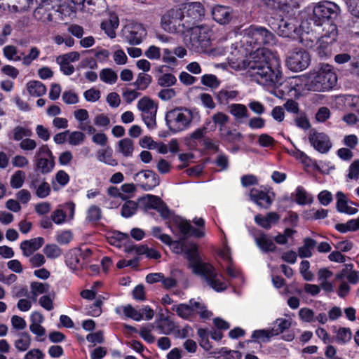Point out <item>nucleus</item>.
I'll use <instances>...</instances> for the list:
<instances>
[{"mask_svg":"<svg viewBox=\"0 0 359 359\" xmlns=\"http://www.w3.org/2000/svg\"><path fill=\"white\" fill-rule=\"evenodd\" d=\"M231 68L245 71L253 81L279 97H298L308 90L306 74L283 81L280 60L267 48H257L247 60H232Z\"/></svg>","mask_w":359,"mask_h":359,"instance_id":"obj_1","label":"nucleus"},{"mask_svg":"<svg viewBox=\"0 0 359 359\" xmlns=\"http://www.w3.org/2000/svg\"><path fill=\"white\" fill-rule=\"evenodd\" d=\"M275 42L276 37L273 34L265 27L257 25L250 26L243 31L240 49H236L234 52L231 53V57L229 58L230 66L231 67L232 60H247L254 53L248 46L252 48L256 45H272Z\"/></svg>","mask_w":359,"mask_h":359,"instance_id":"obj_2","label":"nucleus"},{"mask_svg":"<svg viewBox=\"0 0 359 359\" xmlns=\"http://www.w3.org/2000/svg\"><path fill=\"white\" fill-rule=\"evenodd\" d=\"M306 74L307 90L324 92L332 89L337 81V76L333 67L329 64H320Z\"/></svg>","mask_w":359,"mask_h":359,"instance_id":"obj_3","label":"nucleus"},{"mask_svg":"<svg viewBox=\"0 0 359 359\" xmlns=\"http://www.w3.org/2000/svg\"><path fill=\"white\" fill-rule=\"evenodd\" d=\"M197 117L198 112L187 108H175L166 113L165 121L169 130L177 133L189 128L192 121Z\"/></svg>","mask_w":359,"mask_h":359,"instance_id":"obj_4","label":"nucleus"},{"mask_svg":"<svg viewBox=\"0 0 359 359\" xmlns=\"http://www.w3.org/2000/svg\"><path fill=\"white\" fill-rule=\"evenodd\" d=\"M211 30L206 26L187 28L183 36L184 44L196 52L205 50L210 45Z\"/></svg>","mask_w":359,"mask_h":359,"instance_id":"obj_5","label":"nucleus"},{"mask_svg":"<svg viewBox=\"0 0 359 359\" xmlns=\"http://www.w3.org/2000/svg\"><path fill=\"white\" fill-rule=\"evenodd\" d=\"M193 272L203 276L207 284L217 292L224 291L228 287V282L208 263L201 261Z\"/></svg>","mask_w":359,"mask_h":359,"instance_id":"obj_6","label":"nucleus"},{"mask_svg":"<svg viewBox=\"0 0 359 359\" xmlns=\"http://www.w3.org/2000/svg\"><path fill=\"white\" fill-rule=\"evenodd\" d=\"M340 13V8L331 1H324L316 4L313 8L312 20L317 26L328 28L327 23H333Z\"/></svg>","mask_w":359,"mask_h":359,"instance_id":"obj_7","label":"nucleus"},{"mask_svg":"<svg viewBox=\"0 0 359 359\" xmlns=\"http://www.w3.org/2000/svg\"><path fill=\"white\" fill-rule=\"evenodd\" d=\"M183 12L175 8L168 11L161 18L162 29L170 34H177L184 36L188 25L183 18Z\"/></svg>","mask_w":359,"mask_h":359,"instance_id":"obj_8","label":"nucleus"},{"mask_svg":"<svg viewBox=\"0 0 359 359\" xmlns=\"http://www.w3.org/2000/svg\"><path fill=\"white\" fill-rule=\"evenodd\" d=\"M166 245L170 247L174 253L184 254L192 271L201 261L198 257L197 246L194 243H185L180 241H172L170 238V243H166Z\"/></svg>","mask_w":359,"mask_h":359,"instance_id":"obj_9","label":"nucleus"},{"mask_svg":"<svg viewBox=\"0 0 359 359\" xmlns=\"http://www.w3.org/2000/svg\"><path fill=\"white\" fill-rule=\"evenodd\" d=\"M137 107L141 111V116L145 125L149 129L156 127V116L158 106L149 97L144 96L137 104Z\"/></svg>","mask_w":359,"mask_h":359,"instance_id":"obj_10","label":"nucleus"},{"mask_svg":"<svg viewBox=\"0 0 359 359\" xmlns=\"http://www.w3.org/2000/svg\"><path fill=\"white\" fill-rule=\"evenodd\" d=\"M285 62L290 70L297 72L306 69L309 66L311 58L308 52L300 48L291 51Z\"/></svg>","mask_w":359,"mask_h":359,"instance_id":"obj_11","label":"nucleus"},{"mask_svg":"<svg viewBox=\"0 0 359 359\" xmlns=\"http://www.w3.org/2000/svg\"><path fill=\"white\" fill-rule=\"evenodd\" d=\"M179 9L183 12V18L188 28L191 24L200 20L205 14L204 8L200 2L187 3L182 5Z\"/></svg>","mask_w":359,"mask_h":359,"instance_id":"obj_12","label":"nucleus"},{"mask_svg":"<svg viewBox=\"0 0 359 359\" xmlns=\"http://www.w3.org/2000/svg\"><path fill=\"white\" fill-rule=\"evenodd\" d=\"M308 139L313 149L320 154H326L332 148L330 137L323 132L311 130L308 135Z\"/></svg>","mask_w":359,"mask_h":359,"instance_id":"obj_13","label":"nucleus"},{"mask_svg":"<svg viewBox=\"0 0 359 359\" xmlns=\"http://www.w3.org/2000/svg\"><path fill=\"white\" fill-rule=\"evenodd\" d=\"M124 39L131 45L140 44L147 35V31L142 24H129L122 29Z\"/></svg>","mask_w":359,"mask_h":359,"instance_id":"obj_14","label":"nucleus"},{"mask_svg":"<svg viewBox=\"0 0 359 359\" xmlns=\"http://www.w3.org/2000/svg\"><path fill=\"white\" fill-rule=\"evenodd\" d=\"M328 28L323 27L324 34L318 41L319 55L327 56L330 51L327 50L329 45L332 44L337 39L338 34L337 28L334 23H327Z\"/></svg>","mask_w":359,"mask_h":359,"instance_id":"obj_15","label":"nucleus"},{"mask_svg":"<svg viewBox=\"0 0 359 359\" xmlns=\"http://www.w3.org/2000/svg\"><path fill=\"white\" fill-rule=\"evenodd\" d=\"M276 32L280 36L294 38L299 34V22L294 18L282 19L278 23Z\"/></svg>","mask_w":359,"mask_h":359,"instance_id":"obj_16","label":"nucleus"},{"mask_svg":"<svg viewBox=\"0 0 359 359\" xmlns=\"http://www.w3.org/2000/svg\"><path fill=\"white\" fill-rule=\"evenodd\" d=\"M250 198L260 208L267 209L272 204L274 193L266 189L252 188L250 191Z\"/></svg>","mask_w":359,"mask_h":359,"instance_id":"obj_17","label":"nucleus"},{"mask_svg":"<svg viewBox=\"0 0 359 359\" xmlns=\"http://www.w3.org/2000/svg\"><path fill=\"white\" fill-rule=\"evenodd\" d=\"M128 196L121 193L116 187H109L107 189V197L104 203L109 208H118L123 201L127 200Z\"/></svg>","mask_w":359,"mask_h":359,"instance_id":"obj_18","label":"nucleus"},{"mask_svg":"<svg viewBox=\"0 0 359 359\" xmlns=\"http://www.w3.org/2000/svg\"><path fill=\"white\" fill-rule=\"evenodd\" d=\"M39 6L34 12V16L36 19L46 22L52 20L51 10L53 6L48 0L38 1L36 2Z\"/></svg>","mask_w":359,"mask_h":359,"instance_id":"obj_19","label":"nucleus"},{"mask_svg":"<svg viewBox=\"0 0 359 359\" xmlns=\"http://www.w3.org/2000/svg\"><path fill=\"white\" fill-rule=\"evenodd\" d=\"M212 15L213 19L221 25L227 24L232 18V10L231 8L217 5L212 8Z\"/></svg>","mask_w":359,"mask_h":359,"instance_id":"obj_20","label":"nucleus"},{"mask_svg":"<svg viewBox=\"0 0 359 359\" xmlns=\"http://www.w3.org/2000/svg\"><path fill=\"white\" fill-rule=\"evenodd\" d=\"M43 243L44 239L42 237H37L23 241L20 245V248L22 252L23 256L28 257L38 250Z\"/></svg>","mask_w":359,"mask_h":359,"instance_id":"obj_21","label":"nucleus"},{"mask_svg":"<svg viewBox=\"0 0 359 359\" xmlns=\"http://www.w3.org/2000/svg\"><path fill=\"white\" fill-rule=\"evenodd\" d=\"M337 198V210L342 213L348 215H354L357 213L358 209L353 206L352 202H349L346 195L341 192L338 191L336 194Z\"/></svg>","mask_w":359,"mask_h":359,"instance_id":"obj_22","label":"nucleus"},{"mask_svg":"<svg viewBox=\"0 0 359 359\" xmlns=\"http://www.w3.org/2000/svg\"><path fill=\"white\" fill-rule=\"evenodd\" d=\"M96 158L99 162L109 166L114 167L118 165L117 160L114 158L113 149L109 146L98 149L96 152Z\"/></svg>","mask_w":359,"mask_h":359,"instance_id":"obj_23","label":"nucleus"},{"mask_svg":"<svg viewBox=\"0 0 359 359\" xmlns=\"http://www.w3.org/2000/svg\"><path fill=\"white\" fill-rule=\"evenodd\" d=\"M36 170L41 174L50 173L55 166V158L40 156L35 161Z\"/></svg>","mask_w":359,"mask_h":359,"instance_id":"obj_24","label":"nucleus"},{"mask_svg":"<svg viewBox=\"0 0 359 359\" xmlns=\"http://www.w3.org/2000/svg\"><path fill=\"white\" fill-rule=\"evenodd\" d=\"M177 222L181 233L184 235L191 234L197 238H201L205 236L204 230L192 227L187 221L179 219Z\"/></svg>","mask_w":359,"mask_h":359,"instance_id":"obj_25","label":"nucleus"},{"mask_svg":"<svg viewBox=\"0 0 359 359\" xmlns=\"http://www.w3.org/2000/svg\"><path fill=\"white\" fill-rule=\"evenodd\" d=\"M210 123L211 121L210 120H207L202 128H198L190 133L185 139L187 144L189 146L195 145L196 142L201 140L207 133L208 130H209V125H210Z\"/></svg>","mask_w":359,"mask_h":359,"instance_id":"obj_26","label":"nucleus"},{"mask_svg":"<svg viewBox=\"0 0 359 359\" xmlns=\"http://www.w3.org/2000/svg\"><path fill=\"white\" fill-rule=\"evenodd\" d=\"M116 311L118 313H122L126 317L130 318L135 321H141L144 319L140 309H136L130 304L118 307L116 309Z\"/></svg>","mask_w":359,"mask_h":359,"instance_id":"obj_27","label":"nucleus"},{"mask_svg":"<svg viewBox=\"0 0 359 359\" xmlns=\"http://www.w3.org/2000/svg\"><path fill=\"white\" fill-rule=\"evenodd\" d=\"M279 219V216L276 212H269L265 217L257 215L255 217V222L264 229H270L271 225Z\"/></svg>","mask_w":359,"mask_h":359,"instance_id":"obj_28","label":"nucleus"},{"mask_svg":"<svg viewBox=\"0 0 359 359\" xmlns=\"http://www.w3.org/2000/svg\"><path fill=\"white\" fill-rule=\"evenodd\" d=\"M277 332L275 328L269 330H255L252 334V338L258 343H266L270 341L272 337L276 336Z\"/></svg>","mask_w":359,"mask_h":359,"instance_id":"obj_29","label":"nucleus"},{"mask_svg":"<svg viewBox=\"0 0 359 359\" xmlns=\"http://www.w3.org/2000/svg\"><path fill=\"white\" fill-rule=\"evenodd\" d=\"M212 120L214 124L211 123L210 125H209L208 129L210 131H213L215 130L216 126H219V131L222 135H223L224 127L228 123L229 117L223 112H217L212 116Z\"/></svg>","mask_w":359,"mask_h":359,"instance_id":"obj_30","label":"nucleus"},{"mask_svg":"<svg viewBox=\"0 0 359 359\" xmlns=\"http://www.w3.org/2000/svg\"><path fill=\"white\" fill-rule=\"evenodd\" d=\"M118 18L115 15H111L109 20L101 23V28L109 37L113 39L116 36L115 29L118 27Z\"/></svg>","mask_w":359,"mask_h":359,"instance_id":"obj_31","label":"nucleus"},{"mask_svg":"<svg viewBox=\"0 0 359 359\" xmlns=\"http://www.w3.org/2000/svg\"><path fill=\"white\" fill-rule=\"evenodd\" d=\"M32 342L31 336L27 332H21L14 341L15 348L20 352H25L29 349Z\"/></svg>","mask_w":359,"mask_h":359,"instance_id":"obj_32","label":"nucleus"},{"mask_svg":"<svg viewBox=\"0 0 359 359\" xmlns=\"http://www.w3.org/2000/svg\"><path fill=\"white\" fill-rule=\"evenodd\" d=\"M229 110L230 114L238 121H241L242 119L249 116L247 107L243 104H231L229 106Z\"/></svg>","mask_w":359,"mask_h":359,"instance_id":"obj_33","label":"nucleus"},{"mask_svg":"<svg viewBox=\"0 0 359 359\" xmlns=\"http://www.w3.org/2000/svg\"><path fill=\"white\" fill-rule=\"evenodd\" d=\"M189 303L192 306L193 313L196 311L202 318L208 319L212 316V313L207 310L205 305L199 298L191 299Z\"/></svg>","mask_w":359,"mask_h":359,"instance_id":"obj_34","label":"nucleus"},{"mask_svg":"<svg viewBox=\"0 0 359 359\" xmlns=\"http://www.w3.org/2000/svg\"><path fill=\"white\" fill-rule=\"evenodd\" d=\"M142 177L145 180L143 187L146 190H150L159 184L158 175L151 170H146L140 173Z\"/></svg>","mask_w":359,"mask_h":359,"instance_id":"obj_35","label":"nucleus"},{"mask_svg":"<svg viewBox=\"0 0 359 359\" xmlns=\"http://www.w3.org/2000/svg\"><path fill=\"white\" fill-rule=\"evenodd\" d=\"M36 181H32L29 185L30 189H35V194L39 198H45L48 197L51 192L50 184L42 181L38 186L36 184Z\"/></svg>","mask_w":359,"mask_h":359,"instance_id":"obj_36","label":"nucleus"},{"mask_svg":"<svg viewBox=\"0 0 359 359\" xmlns=\"http://www.w3.org/2000/svg\"><path fill=\"white\" fill-rule=\"evenodd\" d=\"M29 94L34 97H40L46 93V86L39 81H30L27 83Z\"/></svg>","mask_w":359,"mask_h":359,"instance_id":"obj_37","label":"nucleus"},{"mask_svg":"<svg viewBox=\"0 0 359 359\" xmlns=\"http://www.w3.org/2000/svg\"><path fill=\"white\" fill-rule=\"evenodd\" d=\"M134 151V144L129 138H123L118 142L117 151L125 157H131Z\"/></svg>","mask_w":359,"mask_h":359,"instance_id":"obj_38","label":"nucleus"},{"mask_svg":"<svg viewBox=\"0 0 359 359\" xmlns=\"http://www.w3.org/2000/svg\"><path fill=\"white\" fill-rule=\"evenodd\" d=\"M255 242L257 246L264 252L273 251L276 248L273 241L264 233L256 237Z\"/></svg>","mask_w":359,"mask_h":359,"instance_id":"obj_39","label":"nucleus"},{"mask_svg":"<svg viewBox=\"0 0 359 359\" xmlns=\"http://www.w3.org/2000/svg\"><path fill=\"white\" fill-rule=\"evenodd\" d=\"M161 201L158 197L153 195H147L139 200L140 205L146 210L156 209L158 208V205L161 204Z\"/></svg>","mask_w":359,"mask_h":359,"instance_id":"obj_40","label":"nucleus"},{"mask_svg":"<svg viewBox=\"0 0 359 359\" xmlns=\"http://www.w3.org/2000/svg\"><path fill=\"white\" fill-rule=\"evenodd\" d=\"M32 130L25 127L18 126L11 132L9 137L15 141H22L24 137L32 136Z\"/></svg>","mask_w":359,"mask_h":359,"instance_id":"obj_41","label":"nucleus"},{"mask_svg":"<svg viewBox=\"0 0 359 359\" xmlns=\"http://www.w3.org/2000/svg\"><path fill=\"white\" fill-rule=\"evenodd\" d=\"M172 310L182 318L188 319L193 315V308L190 303L189 304H180L173 305Z\"/></svg>","mask_w":359,"mask_h":359,"instance_id":"obj_42","label":"nucleus"},{"mask_svg":"<svg viewBox=\"0 0 359 359\" xmlns=\"http://www.w3.org/2000/svg\"><path fill=\"white\" fill-rule=\"evenodd\" d=\"M313 196L307 193L302 187H298L295 190V201L299 205L310 204L313 202Z\"/></svg>","mask_w":359,"mask_h":359,"instance_id":"obj_43","label":"nucleus"},{"mask_svg":"<svg viewBox=\"0 0 359 359\" xmlns=\"http://www.w3.org/2000/svg\"><path fill=\"white\" fill-rule=\"evenodd\" d=\"M152 78L149 74L146 73H139L133 85L137 90H144L151 83Z\"/></svg>","mask_w":359,"mask_h":359,"instance_id":"obj_44","label":"nucleus"},{"mask_svg":"<svg viewBox=\"0 0 359 359\" xmlns=\"http://www.w3.org/2000/svg\"><path fill=\"white\" fill-rule=\"evenodd\" d=\"M50 289L49 284L34 281L30 284V293L36 299L40 294L46 293Z\"/></svg>","mask_w":359,"mask_h":359,"instance_id":"obj_45","label":"nucleus"},{"mask_svg":"<svg viewBox=\"0 0 359 359\" xmlns=\"http://www.w3.org/2000/svg\"><path fill=\"white\" fill-rule=\"evenodd\" d=\"M156 328L160 334H168L175 328V323L168 318H162L157 322Z\"/></svg>","mask_w":359,"mask_h":359,"instance_id":"obj_46","label":"nucleus"},{"mask_svg":"<svg viewBox=\"0 0 359 359\" xmlns=\"http://www.w3.org/2000/svg\"><path fill=\"white\" fill-rule=\"evenodd\" d=\"M25 173L22 170H17L15 171L11 176L10 179V185L13 189H20L22 187L25 180Z\"/></svg>","mask_w":359,"mask_h":359,"instance_id":"obj_47","label":"nucleus"},{"mask_svg":"<svg viewBox=\"0 0 359 359\" xmlns=\"http://www.w3.org/2000/svg\"><path fill=\"white\" fill-rule=\"evenodd\" d=\"M138 203L133 201H127L121 208V216L126 218L130 217L135 214Z\"/></svg>","mask_w":359,"mask_h":359,"instance_id":"obj_48","label":"nucleus"},{"mask_svg":"<svg viewBox=\"0 0 359 359\" xmlns=\"http://www.w3.org/2000/svg\"><path fill=\"white\" fill-rule=\"evenodd\" d=\"M101 81L108 84H114L118 79L116 73L111 69H103L100 73Z\"/></svg>","mask_w":359,"mask_h":359,"instance_id":"obj_49","label":"nucleus"},{"mask_svg":"<svg viewBox=\"0 0 359 359\" xmlns=\"http://www.w3.org/2000/svg\"><path fill=\"white\" fill-rule=\"evenodd\" d=\"M3 53L4 57L8 60L18 62L22 60V57L18 54V48L14 46H6L3 48Z\"/></svg>","mask_w":359,"mask_h":359,"instance_id":"obj_50","label":"nucleus"},{"mask_svg":"<svg viewBox=\"0 0 359 359\" xmlns=\"http://www.w3.org/2000/svg\"><path fill=\"white\" fill-rule=\"evenodd\" d=\"M352 337V333L349 328L341 327L336 333V341L340 344L348 343Z\"/></svg>","mask_w":359,"mask_h":359,"instance_id":"obj_51","label":"nucleus"},{"mask_svg":"<svg viewBox=\"0 0 359 359\" xmlns=\"http://www.w3.org/2000/svg\"><path fill=\"white\" fill-rule=\"evenodd\" d=\"M53 40L55 44L59 46L64 43L68 48L73 47L75 44L74 39L66 34H56L53 37Z\"/></svg>","mask_w":359,"mask_h":359,"instance_id":"obj_52","label":"nucleus"},{"mask_svg":"<svg viewBox=\"0 0 359 359\" xmlns=\"http://www.w3.org/2000/svg\"><path fill=\"white\" fill-rule=\"evenodd\" d=\"M85 140V135L80 131L70 132L68 133V143L72 146H77L81 144Z\"/></svg>","mask_w":359,"mask_h":359,"instance_id":"obj_53","label":"nucleus"},{"mask_svg":"<svg viewBox=\"0 0 359 359\" xmlns=\"http://www.w3.org/2000/svg\"><path fill=\"white\" fill-rule=\"evenodd\" d=\"M43 251L46 257L50 259L57 258L62 255L61 249L55 244L46 245Z\"/></svg>","mask_w":359,"mask_h":359,"instance_id":"obj_54","label":"nucleus"},{"mask_svg":"<svg viewBox=\"0 0 359 359\" xmlns=\"http://www.w3.org/2000/svg\"><path fill=\"white\" fill-rule=\"evenodd\" d=\"M176 82V77L170 73L163 74L158 79V84L163 87H170L174 86Z\"/></svg>","mask_w":359,"mask_h":359,"instance_id":"obj_55","label":"nucleus"},{"mask_svg":"<svg viewBox=\"0 0 359 359\" xmlns=\"http://www.w3.org/2000/svg\"><path fill=\"white\" fill-rule=\"evenodd\" d=\"M201 82L203 85L208 86L211 88H217L220 82L214 74H204L201 76Z\"/></svg>","mask_w":359,"mask_h":359,"instance_id":"obj_56","label":"nucleus"},{"mask_svg":"<svg viewBox=\"0 0 359 359\" xmlns=\"http://www.w3.org/2000/svg\"><path fill=\"white\" fill-rule=\"evenodd\" d=\"M238 95L236 90H221L217 94V98L220 103L225 104L233 100Z\"/></svg>","mask_w":359,"mask_h":359,"instance_id":"obj_57","label":"nucleus"},{"mask_svg":"<svg viewBox=\"0 0 359 359\" xmlns=\"http://www.w3.org/2000/svg\"><path fill=\"white\" fill-rule=\"evenodd\" d=\"M40 55V50L36 47H32L29 50V53L22 57V63L25 66H29L32 62L36 60Z\"/></svg>","mask_w":359,"mask_h":359,"instance_id":"obj_58","label":"nucleus"},{"mask_svg":"<svg viewBox=\"0 0 359 359\" xmlns=\"http://www.w3.org/2000/svg\"><path fill=\"white\" fill-rule=\"evenodd\" d=\"M102 300L97 297L95 302L87 309V313L93 317L100 316L102 313Z\"/></svg>","mask_w":359,"mask_h":359,"instance_id":"obj_59","label":"nucleus"},{"mask_svg":"<svg viewBox=\"0 0 359 359\" xmlns=\"http://www.w3.org/2000/svg\"><path fill=\"white\" fill-rule=\"evenodd\" d=\"M101 209L98 206L93 205L87 211L86 219L90 222H97L101 218Z\"/></svg>","mask_w":359,"mask_h":359,"instance_id":"obj_60","label":"nucleus"},{"mask_svg":"<svg viewBox=\"0 0 359 359\" xmlns=\"http://www.w3.org/2000/svg\"><path fill=\"white\" fill-rule=\"evenodd\" d=\"M67 214L60 208H56L51 214V220L56 224H62L67 221Z\"/></svg>","mask_w":359,"mask_h":359,"instance_id":"obj_61","label":"nucleus"},{"mask_svg":"<svg viewBox=\"0 0 359 359\" xmlns=\"http://www.w3.org/2000/svg\"><path fill=\"white\" fill-rule=\"evenodd\" d=\"M73 238V234L70 230L58 231L56 234L55 240L61 245L69 243Z\"/></svg>","mask_w":359,"mask_h":359,"instance_id":"obj_62","label":"nucleus"},{"mask_svg":"<svg viewBox=\"0 0 359 359\" xmlns=\"http://www.w3.org/2000/svg\"><path fill=\"white\" fill-rule=\"evenodd\" d=\"M343 277H346V279L351 283H356L359 280V274L355 271L343 270L340 273L336 276V279H341Z\"/></svg>","mask_w":359,"mask_h":359,"instance_id":"obj_63","label":"nucleus"},{"mask_svg":"<svg viewBox=\"0 0 359 359\" xmlns=\"http://www.w3.org/2000/svg\"><path fill=\"white\" fill-rule=\"evenodd\" d=\"M347 177L349 180L359 178V159L353 161L348 167Z\"/></svg>","mask_w":359,"mask_h":359,"instance_id":"obj_64","label":"nucleus"}]
</instances>
